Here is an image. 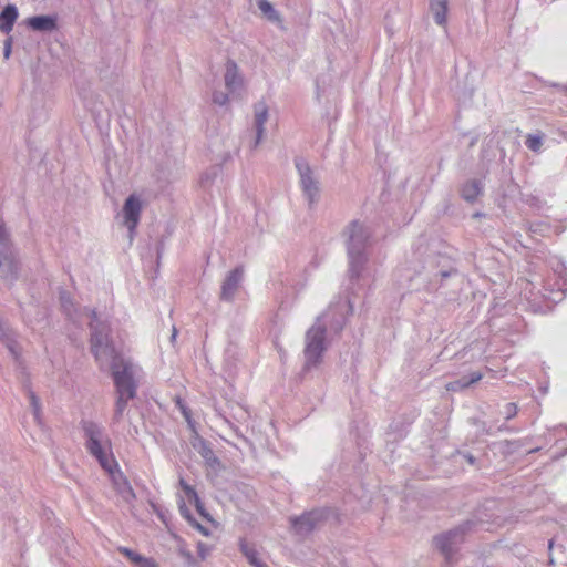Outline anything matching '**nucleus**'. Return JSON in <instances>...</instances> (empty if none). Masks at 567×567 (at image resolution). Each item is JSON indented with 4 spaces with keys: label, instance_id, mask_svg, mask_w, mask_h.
I'll return each instance as SVG.
<instances>
[{
    "label": "nucleus",
    "instance_id": "f257e3e1",
    "mask_svg": "<svg viewBox=\"0 0 567 567\" xmlns=\"http://www.w3.org/2000/svg\"><path fill=\"white\" fill-rule=\"evenodd\" d=\"M91 348L96 361L102 363L103 361L111 360L112 377L118 393L115 415L120 419L123 411L126 410L127 402L136 393V385L132 377V367L128 362L120 358L113 349L109 342V334L106 332L93 331Z\"/></svg>",
    "mask_w": 567,
    "mask_h": 567
},
{
    "label": "nucleus",
    "instance_id": "f03ea898",
    "mask_svg": "<svg viewBox=\"0 0 567 567\" xmlns=\"http://www.w3.org/2000/svg\"><path fill=\"white\" fill-rule=\"evenodd\" d=\"M84 435L87 436V450L99 461L101 467L109 473L113 487L125 501L134 498V493L130 482L120 470L116 458L111 451L109 439L102 442V431L93 422H85L83 425Z\"/></svg>",
    "mask_w": 567,
    "mask_h": 567
},
{
    "label": "nucleus",
    "instance_id": "7ed1b4c3",
    "mask_svg": "<svg viewBox=\"0 0 567 567\" xmlns=\"http://www.w3.org/2000/svg\"><path fill=\"white\" fill-rule=\"evenodd\" d=\"M324 330L321 328H311L308 332L306 355L309 361L317 363L320 354L324 351Z\"/></svg>",
    "mask_w": 567,
    "mask_h": 567
},
{
    "label": "nucleus",
    "instance_id": "20e7f679",
    "mask_svg": "<svg viewBox=\"0 0 567 567\" xmlns=\"http://www.w3.org/2000/svg\"><path fill=\"white\" fill-rule=\"evenodd\" d=\"M323 515L324 513L321 511H311L302 514L299 518L291 519L292 528L299 535L308 534L318 526Z\"/></svg>",
    "mask_w": 567,
    "mask_h": 567
},
{
    "label": "nucleus",
    "instance_id": "39448f33",
    "mask_svg": "<svg viewBox=\"0 0 567 567\" xmlns=\"http://www.w3.org/2000/svg\"><path fill=\"white\" fill-rule=\"evenodd\" d=\"M462 540L463 535L458 529H456L449 534H442L434 539V543H436L437 548L443 554L444 558H446L447 561H451L453 547L461 544Z\"/></svg>",
    "mask_w": 567,
    "mask_h": 567
},
{
    "label": "nucleus",
    "instance_id": "423d86ee",
    "mask_svg": "<svg viewBox=\"0 0 567 567\" xmlns=\"http://www.w3.org/2000/svg\"><path fill=\"white\" fill-rule=\"evenodd\" d=\"M364 245V229L362 225L353 223L349 227V244L348 252L352 264L355 262L357 255L359 254L358 248Z\"/></svg>",
    "mask_w": 567,
    "mask_h": 567
},
{
    "label": "nucleus",
    "instance_id": "0eeeda50",
    "mask_svg": "<svg viewBox=\"0 0 567 567\" xmlns=\"http://www.w3.org/2000/svg\"><path fill=\"white\" fill-rule=\"evenodd\" d=\"M140 214L141 203L135 195H131L127 198L125 206H123V217H125V224L131 233H133L138 225Z\"/></svg>",
    "mask_w": 567,
    "mask_h": 567
},
{
    "label": "nucleus",
    "instance_id": "6e6552de",
    "mask_svg": "<svg viewBox=\"0 0 567 567\" xmlns=\"http://www.w3.org/2000/svg\"><path fill=\"white\" fill-rule=\"evenodd\" d=\"M297 168L299 171L301 177V185L303 193H306L309 197L310 203L313 200V196L318 194V187L315 181H312L310 176V168L307 163L298 162Z\"/></svg>",
    "mask_w": 567,
    "mask_h": 567
},
{
    "label": "nucleus",
    "instance_id": "1a4fd4ad",
    "mask_svg": "<svg viewBox=\"0 0 567 567\" xmlns=\"http://www.w3.org/2000/svg\"><path fill=\"white\" fill-rule=\"evenodd\" d=\"M243 276V271L240 269H234L230 275H228L223 284L221 288V298L224 300H231L234 293L237 290L238 285L240 284Z\"/></svg>",
    "mask_w": 567,
    "mask_h": 567
},
{
    "label": "nucleus",
    "instance_id": "9d476101",
    "mask_svg": "<svg viewBox=\"0 0 567 567\" xmlns=\"http://www.w3.org/2000/svg\"><path fill=\"white\" fill-rule=\"evenodd\" d=\"M18 18V11L14 6L8 4L2 12H0V31L9 34Z\"/></svg>",
    "mask_w": 567,
    "mask_h": 567
},
{
    "label": "nucleus",
    "instance_id": "9b49d317",
    "mask_svg": "<svg viewBox=\"0 0 567 567\" xmlns=\"http://www.w3.org/2000/svg\"><path fill=\"white\" fill-rule=\"evenodd\" d=\"M241 84V78L238 75L237 65L234 61L226 62L225 70V85L227 89L233 90L234 86Z\"/></svg>",
    "mask_w": 567,
    "mask_h": 567
},
{
    "label": "nucleus",
    "instance_id": "f8f14e48",
    "mask_svg": "<svg viewBox=\"0 0 567 567\" xmlns=\"http://www.w3.org/2000/svg\"><path fill=\"white\" fill-rule=\"evenodd\" d=\"M28 27L38 31H50L55 28V20L45 16L33 17L28 19Z\"/></svg>",
    "mask_w": 567,
    "mask_h": 567
},
{
    "label": "nucleus",
    "instance_id": "ddd939ff",
    "mask_svg": "<svg viewBox=\"0 0 567 567\" xmlns=\"http://www.w3.org/2000/svg\"><path fill=\"white\" fill-rule=\"evenodd\" d=\"M482 375L480 372H472L470 377L462 378L458 381L450 382L446 385V390L450 392L460 391L462 389L470 386L471 384L476 383L477 381H480Z\"/></svg>",
    "mask_w": 567,
    "mask_h": 567
},
{
    "label": "nucleus",
    "instance_id": "4468645a",
    "mask_svg": "<svg viewBox=\"0 0 567 567\" xmlns=\"http://www.w3.org/2000/svg\"><path fill=\"white\" fill-rule=\"evenodd\" d=\"M431 9L434 13V20H436L440 25H443L445 23V19H447V1H432Z\"/></svg>",
    "mask_w": 567,
    "mask_h": 567
},
{
    "label": "nucleus",
    "instance_id": "2eb2a0df",
    "mask_svg": "<svg viewBox=\"0 0 567 567\" xmlns=\"http://www.w3.org/2000/svg\"><path fill=\"white\" fill-rule=\"evenodd\" d=\"M268 118V109L264 103H259L255 106V125H257L258 130V141L262 136L264 132V124L266 120Z\"/></svg>",
    "mask_w": 567,
    "mask_h": 567
},
{
    "label": "nucleus",
    "instance_id": "dca6fc26",
    "mask_svg": "<svg viewBox=\"0 0 567 567\" xmlns=\"http://www.w3.org/2000/svg\"><path fill=\"white\" fill-rule=\"evenodd\" d=\"M481 189H482V187H481L480 182L472 181L467 184H463L461 194H462V197L464 199H466L467 202H473L481 194Z\"/></svg>",
    "mask_w": 567,
    "mask_h": 567
},
{
    "label": "nucleus",
    "instance_id": "f3484780",
    "mask_svg": "<svg viewBox=\"0 0 567 567\" xmlns=\"http://www.w3.org/2000/svg\"><path fill=\"white\" fill-rule=\"evenodd\" d=\"M543 138L544 135H528L526 136V147L530 150L532 152H538L542 150L543 146Z\"/></svg>",
    "mask_w": 567,
    "mask_h": 567
},
{
    "label": "nucleus",
    "instance_id": "a211bd4d",
    "mask_svg": "<svg viewBox=\"0 0 567 567\" xmlns=\"http://www.w3.org/2000/svg\"><path fill=\"white\" fill-rule=\"evenodd\" d=\"M240 547H241V551L244 553L245 557L248 558L249 563L252 566L261 563V560L258 558V551H256L254 548H251L250 546H248L245 543H241Z\"/></svg>",
    "mask_w": 567,
    "mask_h": 567
},
{
    "label": "nucleus",
    "instance_id": "6ab92c4d",
    "mask_svg": "<svg viewBox=\"0 0 567 567\" xmlns=\"http://www.w3.org/2000/svg\"><path fill=\"white\" fill-rule=\"evenodd\" d=\"M178 484L182 486L187 501L198 503V497L193 486L186 483L184 478H179Z\"/></svg>",
    "mask_w": 567,
    "mask_h": 567
},
{
    "label": "nucleus",
    "instance_id": "aec40b11",
    "mask_svg": "<svg viewBox=\"0 0 567 567\" xmlns=\"http://www.w3.org/2000/svg\"><path fill=\"white\" fill-rule=\"evenodd\" d=\"M517 411H518V409H517V404L515 402H507L504 405L503 412H501V413H503L504 419L511 420L516 416Z\"/></svg>",
    "mask_w": 567,
    "mask_h": 567
},
{
    "label": "nucleus",
    "instance_id": "412c9836",
    "mask_svg": "<svg viewBox=\"0 0 567 567\" xmlns=\"http://www.w3.org/2000/svg\"><path fill=\"white\" fill-rule=\"evenodd\" d=\"M121 553L130 559V561H133L135 564H140L142 560L145 559V557H142L140 554L130 550L128 548H122Z\"/></svg>",
    "mask_w": 567,
    "mask_h": 567
},
{
    "label": "nucleus",
    "instance_id": "4be33fe9",
    "mask_svg": "<svg viewBox=\"0 0 567 567\" xmlns=\"http://www.w3.org/2000/svg\"><path fill=\"white\" fill-rule=\"evenodd\" d=\"M176 405L178 406L179 411H182L185 420L187 422H190L192 421V411L186 408V405L184 404L182 399H179V398L176 399Z\"/></svg>",
    "mask_w": 567,
    "mask_h": 567
},
{
    "label": "nucleus",
    "instance_id": "5701e85b",
    "mask_svg": "<svg viewBox=\"0 0 567 567\" xmlns=\"http://www.w3.org/2000/svg\"><path fill=\"white\" fill-rule=\"evenodd\" d=\"M186 518L188 519L189 523H192V525L194 526L195 529H197L198 532H200L204 535H208V530L206 527H203L199 523H197L194 518H192L189 516H186Z\"/></svg>",
    "mask_w": 567,
    "mask_h": 567
},
{
    "label": "nucleus",
    "instance_id": "b1692460",
    "mask_svg": "<svg viewBox=\"0 0 567 567\" xmlns=\"http://www.w3.org/2000/svg\"><path fill=\"white\" fill-rule=\"evenodd\" d=\"M258 7L264 13H269L272 10V7L267 0H258Z\"/></svg>",
    "mask_w": 567,
    "mask_h": 567
},
{
    "label": "nucleus",
    "instance_id": "393cba45",
    "mask_svg": "<svg viewBox=\"0 0 567 567\" xmlns=\"http://www.w3.org/2000/svg\"><path fill=\"white\" fill-rule=\"evenodd\" d=\"M197 553L199 558L204 560L208 554V548L206 547L205 544L199 543L197 544Z\"/></svg>",
    "mask_w": 567,
    "mask_h": 567
},
{
    "label": "nucleus",
    "instance_id": "a878e982",
    "mask_svg": "<svg viewBox=\"0 0 567 567\" xmlns=\"http://www.w3.org/2000/svg\"><path fill=\"white\" fill-rule=\"evenodd\" d=\"M138 567H158V566L154 559L145 558V559L141 560V563L138 564Z\"/></svg>",
    "mask_w": 567,
    "mask_h": 567
},
{
    "label": "nucleus",
    "instance_id": "bb28decb",
    "mask_svg": "<svg viewBox=\"0 0 567 567\" xmlns=\"http://www.w3.org/2000/svg\"><path fill=\"white\" fill-rule=\"evenodd\" d=\"M226 102H227V95H225V94H215L214 95V103L223 105Z\"/></svg>",
    "mask_w": 567,
    "mask_h": 567
},
{
    "label": "nucleus",
    "instance_id": "cd10ccee",
    "mask_svg": "<svg viewBox=\"0 0 567 567\" xmlns=\"http://www.w3.org/2000/svg\"><path fill=\"white\" fill-rule=\"evenodd\" d=\"M182 555L186 558V560H187L188 563H193V561H194V557H193V554H192V553H189V551H183V550H182Z\"/></svg>",
    "mask_w": 567,
    "mask_h": 567
},
{
    "label": "nucleus",
    "instance_id": "c85d7f7f",
    "mask_svg": "<svg viewBox=\"0 0 567 567\" xmlns=\"http://www.w3.org/2000/svg\"><path fill=\"white\" fill-rule=\"evenodd\" d=\"M4 236H6L4 228H3V226L0 224V241L4 239Z\"/></svg>",
    "mask_w": 567,
    "mask_h": 567
},
{
    "label": "nucleus",
    "instance_id": "c756f323",
    "mask_svg": "<svg viewBox=\"0 0 567 567\" xmlns=\"http://www.w3.org/2000/svg\"><path fill=\"white\" fill-rule=\"evenodd\" d=\"M31 400H32V403H33V405H34V410H35V412H38V402H37V400H35L34 394H32V395H31Z\"/></svg>",
    "mask_w": 567,
    "mask_h": 567
},
{
    "label": "nucleus",
    "instance_id": "7c9ffc66",
    "mask_svg": "<svg viewBox=\"0 0 567 567\" xmlns=\"http://www.w3.org/2000/svg\"><path fill=\"white\" fill-rule=\"evenodd\" d=\"M254 567H268V565L261 561V563L255 565Z\"/></svg>",
    "mask_w": 567,
    "mask_h": 567
},
{
    "label": "nucleus",
    "instance_id": "2f4dec72",
    "mask_svg": "<svg viewBox=\"0 0 567 567\" xmlns=\"http://www.w3.org/2000/svg\"><path fill=\"white\" fill-rule=\"evenodd\" d=\"M9 45H10V44H9V42H8V43H7V51H6V54H7V55H8V53H9Z\"/></svg>",
    "mask_w": 567,
    "mask_h": 567
}]
</instances>
